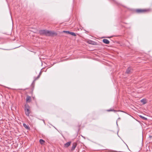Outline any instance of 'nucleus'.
<instances>
[{"label":"nucleus","mask_w":152,"mask_h":152,"mask_svg":"<svg viewBox=\"0 0 152 152\" xmlns=\"http://www.w3.org/2000/svg\"><path fill=\"white\" fill-rule=\"evenodd\" d=\"M39 32L41 35H44L47 36H52L55 34L54 31L46 30H41L39 31Z\"/></svg>","instance_id":"1"},{"label":"nucleus","mask_w":152,"mask_h":152,"mask_svg":"<svg viewBox=\"0 0 152 152\" xmlns=\"http://www.w3.org/2000/svg\"><path fill=\"white\" fill-rule=\"evenodd\" d=\"M30 107L28 104H26L25 106V112L26 114L28 116H29V115L30 113V111L29 110Z\"/></svg>","instance_id":"2"},{"label":"nucleus","mask_w":152,"mask_h":152,"mask_svg":"<svg viewBox=\"0 0 152 152\" xmlns=\"http://www.w3.org/2000/svg\"><path fill=\"white\" fill-rule=\"evenodd\" d=\"M77 145V144L76 143H73L72 146L71 148V150L73 151L75 149Z\"/></svg>","instance_id":"3"},{"label":"nucleus","mask_w":152,"mask_h":152,"mask_svg":"<svg viewBox=\"0 0 152 152\" xmlns=\"http://www.w3.org/2000/svg\"><path fill=\"white\" fill-rule=\"evenodd\" d=\"M103 42L104 43L106 44H108L110 43L109 41L106 39H104L103 40Z\"/></svg>","instance_id":"4"},{"label":"nucleus","mask_w":152,"mask_h":152,"mask_svg":"<svg viewBox=\"0 0 152 152\" xmlns=\"http://www.w3.org/2000/svg\"><path fill=\"white\" fill-rule=\"evenodd\" d=\"M71 143V142H67L66 143L64 144V146L65 147H67L70 145Z\"/></svg>","instance_id":"5"},{"label":"nucleus","mask_w":152,"mask_h":152,"mask_svg":"<svg viewBox=\"0 0 152 152\" xmlns=\"http://www.w3.org/2000/svg\"><path fill=\"white\" fill-rule=\"evenodd\" d=\"M31 101V97L29 96H27L26 99V101L27 102H30Z\"/></svg>","instance_id":"6"},{"label":"nucleus","mask_w":152,"mask_h":152,"mask_svg":"<svg viewBox=\"0 0 152 152\" xmlns=\"http://www.w3.org/2000/svg\"><path fill=\"white\" fill-rule=\"evenodd\" d=\"M136 12L138 13L140 12H144L145 11V10H142L141 9H137L136 10Z\"/></svg>","instance_id":"7"},{"label":"nucleus","mask_w":152,"mask_h":152,"mask_svg":"<svg viewBox=\"0 0 152 152\" xmlns=\"http://www.w3.org/2000/svg\"><path fill=\"white\" fill-rule=\"evenodd\" d=\"M131 68H130V67L128 68L126 71V73H127V74H129L131 72Z\"/></svg>","instance_id":"8"},{"label":"nucleus","mask_w":152,"mask_h":152,"mask_svg":"<svg viewBox=\"0 0 152 152\" xmlns=\"http://www.w3.org/2000/svg\"><path fill=\"white\" fill-rule=\"evenodd\" d=\"M141 102L143 103V104H145L147 102L145 99H142L141 100Z\"/></svg>","instance_id":"9"},{"label":"nucleus","mask_w":152,"mask_h":152,"mask_svg":"<svg viewBox=\"0 0 152 152\" xmlns=\"http://www.w3.org/2000/svg\"><path fill=\"white\" fill-rule=\"evenodd\" d=\"M23 126L27 129H28L29 128V127L27 126L26 124H23Z\"/></svg>","instance_id":"10"},{"label":"nucleus","mask_w":152,"mask_h":152,"mask_svg":"<svg viewBox=\"0 0 152 152\" xmlns=\"http://www.w3.org/2000/svg\"><path fill=\"white\" fill-rule=\"evenodd\" d=\"M39 142L41 144H43L45 142V141L42 139H40L39 140Z\"/></svg>","instance_id":"11"},{"label":"nucleus","mask_w":152,"mask_h":152,"mask_svg":"<svg viewBox=\"0 0 152 152\" xmlns=\"http://www.w3.org/2000/svg\"><path fill=\"white\" fill-rule=\"evenodd\" d=\"M69 34L74 36H76L74 32H70Z\"/></svg>","instance_id":"12"},{"label":"nucleus","mask_w":152,"mask_h":152,"mask_svg":"<svg viewBox=\"0 0 152 152\" xmlns=\"http://www.w3.org/2000/svg\"><path fill=\"white\" fill-rule=\"evenodd\" d=\"M88 42L89 44H94V42L91 40H88Z\"/></svg>","instance_id":"13"},{"label":"nucleus","mask_w":152,"mask_h":152,"mask_svg":"<svg viewBox=\"0 0 152 152\" xmlns=\"http://www.w3.org/2000/svg\"><path fill=\"white\" fill-rule=\"evenodd\" d=\"M140 117L143 119V120H147V118H146L145 117H144L142 116L141 115H140Z\"/></svg>","instance_id":"14"},{"label":"nucleus","mask_w":152,"mask_h":152,"mask_svg":"<svg viewBox=\"0 0 152 152\" xmlns=\"http://www.w3.org/2000/svg\"><path fill=\"white\" fill-rule=\"evenodd\" d=\"M63 32L65 33L66 34H69L70 31H63Z\"/></svg>","instance_id":"15"},{"label":"nucleus","mask_w":152,"mask_h":152,"mask_svg":"<svg viewBox=\"0 0 152 152\" xmlns=\"http://www.w3.org/2000/svg\"><path fill=\"white\" fill-rule=\"evenodd\" d=\"M38 79V78L37 77V78H36L34 80V81L36 80H37Z\"/></svg>","instance_id":"16"},{"label":"nucleus","mask_w":152,"mask_h":152,"mask_svg":"<svg viewBox=\"0 0 152 152\" xmlns=\"http://www.w3.org/2000/svg\"><path fill=\"white\" fill-rule=\"evenodd\" d=\"M39 75L37 76V77L38 78H39Z\"/></svg>","instance_id":"17"},{"label":"nucleus","mask_w":152,"mask_h":152,"mask_svg":"<svg viewBox=\"0 0 152 152\" xmlns=\"http://www.w3.org/2000/svg\"><path fill=\"white\" fill-rule=\"evenodd\" d=\"M110 111V110H108V111Z\"/></svg>","instance_id":"18"}]
</instances>
